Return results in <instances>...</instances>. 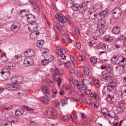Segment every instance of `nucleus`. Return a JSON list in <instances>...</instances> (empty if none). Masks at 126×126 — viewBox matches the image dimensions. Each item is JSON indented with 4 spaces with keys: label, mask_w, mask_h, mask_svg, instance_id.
<instances>
[{
    "label": "nucleus",
    "mask_w": 126,
    "mask_h": 126,
    "mask_svg": "<svg viewBox=\"0 0 126 126\" xmlns=\"http://www.w3.org/2000/svg\"><path fill=\"white\" fill-rule=\"evenodd\" d=\"M18 77H14L11 79V81L13 84H15L14 85H7V87L10 88V89L11 91H16L20 88V87L17 84L20 83V81L19 80Z\"/></svg>",
    "instance_id": "1"
},
{
    "label": "nucleus",
    "mask_w": 126,
    "mask_h": 126,
    "mask_svg": "<svg viewBox=\"0 0 126 126\" xmlns=\"http://www.w3.org/2000/svg\"><path fill=\"white\" fill-rule=\"evenodd\" d=\"M44 114L46 115L47 116L49 115L50 117L52 118H56V113L55 111L52 108H49L47 111H45Z\"/></svg>",
    "instance_id": "2"
},
{
    "label": "nucleus",
    "mask_w": 126,
    "mask_h": 126,
    "mask_svg": "<svg viewBox=\"0 0 126 126\" xmlns=\"http://www.w3.org/2000/svg\"><path fill=\"white\" fill-rule=\"evenodd\" d=\"M72 82H73V84L76 85L78 88L79 87L80 88L81 87L86 88V84L88 82L87 80L86 79H84L81 81L82 83V85L79 84L78 81L76 80H75L74 79H72Z\"/></svg>",
    "instance_id": "3"
},
{
    "label": "nucleus",
    "mask_w": 126,
    "mask_h": 126,
    "mask_svg": "<svg viewBox=\"0 0 126 126\" xmlns=\"http://www.w3.org/2000/svg\"><path fill=\"white\" fill-rule=\"evenodd\" d=\"M20 28V24L19 23H16L13 24L11 25L10 29L11 31L16 33L18 31Z\"/></svg>",
    "instance_id": "4"
},
{
    "label": "nucleus",
    "mask_w": 126,
    "mask_h": 126,
    "mask_svg": "<svg viewBox=\"0 0 126 126\" xmlns=\"http://www.w3.org/2000/svg\"><path fill=\"white\" fill-rule=\"evenodd\" d=\"M33 64V61L31 58H25L24 60V65L26 67H28L32 65Z\"/></svg>",
    "instance_id": "5"
},
{
    "label": "nucleus",
    "mask_w": 126,
    "mask_h": 126,
    "mask_svg": "<svg viewBox=\"0 0 126 126\" xmlns=\"http://www.w3.org/2000/svg\"><path fill=\"white\" fill-rule=\"evenodd\" d=\"M116 81L115 80H112L109 83L107 86V89L109 91L112 90L116 86Z\"/></svg>",
    "instance_id": "6"
},
{
    "label": "nucleus",
    "mask_w": 126,
    "mask_h": 126,
    "mask_svg": "<svg viewBox=\"0 0 126 126\" xmlns=\"http://www.w3.org/2000/svg\"><path fill=\"white\" fill-rule=\"evenodd\" d=\"M29 30L35 28L37 29L38 26V23L35 21H32L29 23L28 25Z\"/></svg>",
    "instance_id": "7"
},
{
    "label": "nucleus",
    "mask_w": 126,
    "mask_h": 126,
    "mask_svg": "<svg viewBox=\"0 0 126 126\" xmlns=\"http://www.w3.org/2000/svg\"><path fill=\"white\" fill-rule=\"evenodd\" d=\"M35 51L33 49H30L24 52V55L26 57H31L35 55Z\"/></svg>",
    "instance_id": "8"
},
{
    "label": "nucleus",
    "mask_w": 126,
    "mask_h": 126,
    "mask_svg": "<svg viewBox=\"0 0 126 126\" xmlns=\"http://www.w3.org/2000/svg\"><path fill=\"white\" fill-rule=\"evenodd\" d=\"M30 3L32 5L35 11L38 12L40 11V8L36 0H31Z\"/></svg>",
    "instance_id": "9"
},
{
    "label": "nucleus",
    "mask_w": 126,
    "mask_h": 126,
    "mask_svg": "<svg viewBox=\"0 0 126 126\" xmlns=\"http://www.w3.org/2000/svg\"><path fill=\"white\" fill-rule=\"evenodd\" d=\"M45 96H42L40 98V100L45 104L47 105L49 102V99L48 96V95H45Z\"/></svg>",
    "instance_id": "10"
},
{
    "label": "nucleus",
    "mask_w": 126,
    "mask_h": 126,
    "mask_svg": "<svg viewBox=\"0 0 126 126\" xmlns=\"http://www.w3.org/2000/svg\"><path fill=\"white\" fill-rule=\"evenodd\" d=\"M107 12L105 11H102L99 13L98 16V19L100 20L104 19L105 18L106 16L107 15Z\"/></svg>",
    "instance_id": "11"
},
{
    "label": "nucleus",
    "mask_w": 126,
    "mask_h": 126,
    "mask_svg": "<svg viewBox=\"0 0 126 126\" xmlns=\"http://www.w3.org/2000/svg\"><path fill=\"white\" fill-rule=\"evenodd\" d=\"M4 65L6 67L11 69H14L15 66V64L13 62H8L5 63Z\"/></svg>",
    "instance_id": "12"
},
{
    "label": "nucleus",
    "mask_w": 126,
    "mask_h": 126,
    "mask_svg": "<svg viewBox=\"0 0 126 126\" xmlns=\"http://www.w3.org/2000/svg\"><path fill=\"white\" fill-rule=\"evenodd\" d=\"M120 58L122 60L119 62L118 65L120 66H123L125 65L126 63V58L123 56H121L119 57V59Z\"/></svg>",
    "instance_id": "13"
},
{
    "label": "nucleus",
    "mask_w": 126,
    "mask_h": 126,
    "mask_svg": "<svg viewBox=\"0 0 126 126\" xmlns=\"http://www.w3.org/2000/svg\"><path fill=\"white\" fill-rule=\"evenodd\" d=\"M1 73L2 75V76L4 77L5 79L8 78L11 74L9 70H8L7 71H3L1 72Z\"/></svg>",
    "instance_id": "14"
},
{
    "label": "nucleus",
    "mask_w": 126,
    "mask_h": 126,
    "mask_svg": "<svg viewBox=\"0 0 126 126\" xmlns=\"http://www.w3.org/2000/svg\"><path fill=\"white\" fill-rule=\"evenodd\" d=\"M0 59L2 62H4L5 63H6V62L8 60L5 53L4 52L2 53L1 54Z\"/></svg>",
    "instance_id": "15"
},
{
    "label": "nucleus",
    "mask_w": 126,
    "mask_h": 126,
    "mask_svg": "<svg viewBox=\"0 0 126 126\" xmlns=\"http://www.w3.org/2000/svg\"><path fill=\"white\" fill-rule=\"evenodd\" d=\"M39 32L36 31L32 32L31 34V38L32 39H34L36 38L39 34Z\"/></svg>",
    "instance_id": "16"
},
{
    "label": "nucleus",
    "mask_w": 126,
    "mask_h": 126,
    "mask_svg": "<svg viewBox=\"0 0 126 126\" xmlns=\"http://www.w3.org/2000/svg\"><path fill=\"white\" fill-rule=\"evenodd\" d=\"M23 112V110L21 108L17 109L15 111V114L16 116H19L21 115Z\"/></svg>",
    "instance_id": "17"
},
{
    "label": "nucleus",
    "mask_w": 126,
    "mask_h": 126,
    "mask_svg": "<svg viewBox=\"0 0 126 126\" xmlns=\"http://www.w3.org/2000/svg\"><path fill=\"white\" fill-rule=\"evenodd\" d=\"M41 89L43 92V93L44 95H49V91L48 89L47 88L46 86H42L41 87Z\"/></svg>",
    "instance_id": "18"
},
{
    "label": "nucleus",
    "mask_w": 126,
    "mask_h": 126,
    "mask_svg": "<svg viewBox=\"0 0 126 126\" xmlns=\"http://www.w3.org/2000/svg\"><path fill=\"white\" fill-rule=\"evenodd\" d=\"M25 10H24V9L23 10H21L20 11V14H21L20 15L22 17H24L25 16H28L27 17V21H30V20H29V19H30V18H31V17H30L31 16H33V18L35 19V18L36 17L34 16H32V15H28L27 14H25V16H24H24H22L21 14H22V13H23V12H25Z\"/></svg>",
    "instance_id": "19"
},
{
    "label": "nucleus",
    "mask_w": 126,
    "mask_h": 126,
    "mask_svg": "<svg viewBox=\"0 0 126 126\" xmlns=\"http://www.w3.org/2000/svg\"><path fill=\"white\" fill-rule=\"evenodd\" d=\"M122 94H119L118 93H114L112 96V98L115 100H117L119 99Z\"/></svg>",
    "instance_id": "20"
},
{
    "label": "nucleus",
    "mask_w": 126,
    "mask_h": 126,
    "mask_svg": "<svg viewBox=\"0 0 126 126\" xmlns=\"http://www.w3.org/2000/svg\"><path fill=\"white\" fill-rule=\"evenodd\" d=\"M62 39L64 40L65 42L68 43V41L71 40L68 35L67 34H64L62 36Z\"/></svg>",
    "instance_id": "21"
},
{
    "label": "nucleus",
    "mask_w": 126,
    "mask_h": 126,
    "mask_svg": "<svg viewBox=\"0 0 126 126\" xmlns=\"http://www.w3.org/2000/svg\"><path fill=\"white\" fill-rule=\"evenodd\" d=\"M53 74L54 76L58 75H62V74L60 73V70L58 68L54 69L53 71Z\"/></svg>",
    "instance_id": "22"
},
{
    "label": "nucleus",
    "mask_w": 126,
    "mask_h": 126,
    "mask_svg": "<svg viewBox=\"0 0 126 126\" xmlns=\"http://www.w3.org/2000/svg\"><path fill=\"white\" fill-rule=\"evenodd\" d=\"M112 12H114V13H116V14H118V15H121L122 13V11L121 9L119 8H115L114 10L112 11Z\"/></svg>",
    "instance_id": "23"
},
{
    "label": "nucleus",
    "mask_w": 126,
    "mask_h": 126,
    "mask_svg": "<svg viewBox=\"0 0 126 126\" xmlns=\"http://www.w3.org/2000/svg\"><path fill=\"white\" fill-rule=\"evenodd\" d=\"M67 19L66 18H64L63 20L57 22V23L61 27H63L64 26V23L67 21Z\"/></svg>",
    "instance_id": "24"
},
{
    "label": "nucleus",
    "mask_w": 126,
    "mask_h": 126,
    "mask_svg": "<svg viewBox=\"0 0 126 126\" xmlns=\"http://www.w3.org/2000/svg\"><path fill=\"white\" fill-rule=\"evenodd\" d=\"M120 31V29L117 26L114 27L112 30L113 33L114 34H118Z\"/></svg>",
    "instance_id": "25"
},
{
    "label": "nucleus",
    "mask_w": 126,
    "mask_h": 126,
    "mask_svg": "<svg viewBox=\"0 0 126 126\" xmlns=\"http://www.w3.org/2000/svg\"><path fill=\"white\" fill-rule=\"evenodd\" d=\"M23 107L24 109L28 111H30L31 112H33V113L35 112V110L31 108L30 107H28L25 106H24Z\"/></svg>",
    "instance_id": "26"
},
{
    "label": "nucleus",
    "mask_w": 126,
    "mask_h": 126,
    "mask_svg": "<svg viewBox=\"0 0 126 126\" xmlns=\"http://www.w3.org/2000/svg\"><path fill=\"white\" fill-rule=\"evenodd\" d=\"M79 7L83 11H85L87 9V7L84 4H83L79 6Z\"/></svg>",
    "instance_id": "27"
},
{
    "label": "nucleus",
    "mask_w": 126,
    "mask_h": 126,
    "mask_svg": "<svg viewBox=\"0 0 126 126\" xmlns=\"http://www.w3.org/2000/svg\"><path fill=\"white\" fill-rule=\"evenodd\" d=\"M111 77L109 75H104L102 77V78L104 80H106L107 81L111 79Z\"/></svg>",
    "instance_id": "28"
},
{
    "label": "nucleus",
    "mask_w": 126,
    "mask_h": 126,
    "mask_svg": "<svg viewBox=\"0 0 126 126\" xmlns=\"http://www.w3.org/2000/svg\"><path fill=\"white\" fill-rule=\"evenodd\" d=\"M55 17L56 19L58 20V22L60 21L63 20L64 19V18H63L62 16L58 14L55 15Z\"/></svg>",
    "instance_id": "29"
},
{
    "label": "nucleus",
    "mask_w": 126,
    "mask_h": 126,
    "mask_svg": "<svg viewBox=\"0 0 126 126\" xmlns=\"http://www.w3.org/2000/svg\"><path fill=\"white\" fill-rule=\"evenodd\" d=\"M44 43V42L43 40H38L37 42V45L40 48L42 47Z\"/></svg>",
    "instance_id": "30"
},
{
    "label": "nucleus",
    "mask_w": 126,
    "mask_h": 126,
    "mask_svg": "<svg viewBox=\"0 0 126 126\" xmlns=\"http://www.w3.org/2000/svg\"><path fill=\"white\" fill-rule=\"evenodd\" d=\"M64 63V64L65 66L67 67H68L69 66H70L71 64V63L69 61H67V62H64L62 61H61V63L60 64H59L60 65H61L63 64Z\"/></svg>",
    "instance_id": "31"
},
{
    "label": "nucleus",
    "mask_w": 126,
    "mask_h": 126,
    "mask_svg": "<svg viewBox=\"0 0 126 126\" xmlns=\"http://www.w3.org/2000/svg\"><path fill=\"white\" fill-rule=\"evenodd\" d=\"M107 115L111 118H114L115 117V113L113 112H111L110 113L108 112Z\"/></svg>",
    "instance_id": "32"
},
{
    "label": "nucleus",
    "mask_w": 126,
    "mask_h": 126,
    "mask_svg": "<svg viewBox=\"0 0 126 126\" xmlns=\"http://www.w3.org/2000/svg\"><path fill=\"white\" fill-rule=\"evenodd\" d=\"M101 113L104 115L108 114V112L107 111V109L105 108H102L101 109Z\"/></svg>",
    "instance_id": "33"
},
{
    "label": "nucleus",
    "mask_w": 126,
    "mask_h": 126,
    "mask_svg": "<svg viewBox=\"0 0 126 126\" xmlns=\"http://www.w3.org/2000/svg\"><path fill=\"white\" fill-rule=\"evenodd\" d=\"M42 64L43 65H46L48 64L49 62V61L47 59H45L42 60Z\"/></svg>",
    "instance_id": "34"
},
{
    "label": "nucleus",
    "mask_w": 126,
    "mask_h": 126,
    "mask_svg": "<svg viewBox=\"0 0 126 126\" xmlns=\"http://www.w3.org/2000/svg\"><path fill=\"white\" fill-rule=\"evenodd\" d=\"M61 118L62 120L65 122H67L69 120L68 117L66 115H64L63 117H61Z\"/></svg>",
    "instance_id": "35"
},
{
    "label": "nucleus",
    "mask_w": 126,
    "mask_h": 126,
    "mask_svg": "<svg viewBox=\"0 0 126 126\" xmlns=\"http://www.w3.org/2000/svg\"><path fill=\"white\" fill-rule=\"evenodd\" d=\"M112 17L113 18L115 19H117L120 17L121 15H118V14H116V13H114V12H112Z\"/></svg>",
    "instance_id": "36"
},
{
    "label": "nucleus",
    "mask_w": 126,
    "mask_h": 126,
    "mask_svg": "<svg viewBox=\"0 0 126 126\" xmlns=\"http://www.w3.org/2000/svg\"><path fill=\"white\" fill-rule=\"evenodd\" d=\"M97 58L93 57L91 58L90 59L91 62L92 63H94L97 62Z\"/></svg>",
    "instance_id": "37"
},
{
    "label": "nucleus",
    "mask_w": 126,
    "mask_h": 126,
    "mask_svg": "<svg viewBox=\"0 0 126 126\" xmlns=\"http://www.w3.org/2000/svg\"><path fill=\"white\" fill-rule=\"evenodd\" d=\"M18 58V56L17 55H16L14 56L12 58L13 62H18V61L17 60Z\"/></svg>",
    "instance_id": "38"
},
{
    "label": "nucleus",
    "mask_w": 126,
    "mask_h": 126,
    "mask_svg": "<svg viewBox=\"0 0 126 126\" xmlns=\"http://www.w3.org/2000/svg\"><path fill=\"white\" fill-rule=\"evenodd\" d=\"M53 103L55 104L57 107H58L59 106V103L57 100L54 99L52 101Z\"/></svg>",
    "instance_id": "39"
},
{
    "label": "nucleus",
    "mask_w": 126,
    "mask_h": 126,
    "mask_svg": "<svg viewBox=\"0 0 126 126\" xmlns=\"http://www.w3.org/2000/svg\"><path fill=\"white\" fill-rule=\"evenodd\" d=\"M79 6L76 4L72 5V10L74 11L76 10L78 8H79Z\"/></svg>",
    "instance_id": "40"
},
{
    "label": "nucleus",
    "mask_w": 126,
    "mask_h": 126,
    "mask_svg": "<svg viewBox=\"0 0 126 126\" xmlns=\"http://www.w3.org/2000/svg\"><path fill=\"white\" fill-rule=\"evenodd\" d=\"M84 73L85 75H88L89 73V70L88 68L87 67L85 68L84 69Z\"/></svg>",
    "instance_id": "41"
},
{
    "label": "nucleus",
    "mask_w": 126,
    "mask_h": 126,
    "mask_svg": "<svg viewBox=\"0 0 126 126\" xmlns=\"http://www.w3.org/2000/svg\"><path fill=\"white\" fill-rule=\"evenodd\" d=\"M106 41L108 42H110L113 40V38L112 37L110 36L107 38L105 39Z\"/></svg>",
    "instance_id": "42"
},
{
    "label": "nucleus",
    "mask_w": 126,
    "mask_h": 126,
    "mask_svg": "<svg viewBox=\"0 0 126 126\" xmlns=\"http://www.w3.org/2000/svg\"><path fill=\"white\" fill-rule=\"evenodd\" d=\"M90 96L94 98L96 100L98 99V97L96 94H93L91 93L90 94Z\"/></svg>",
    "instance_id": "43"
},
{
    "label": "nucleus",
    "mask_w": 126,
    "mask_h": 126,
    "mask_svg": "<svg viewBox=\"0 0 126 126\" xmlns=\"http://www.w3.org/2000/svg\"><path fill=\"white\" fill-rule=\"evenodd\" d=\"M125 105L123 103H121L120 104L119 106V107L118 108V110L120 109H124L125 108Z\"/></svg>",
    "instance_id": "44"
},
{
    "label": "nucleus",
    "mask_w": 126,
    "mask_h": 126,
    "mask_svg": "<svg viewBox=\"0 0 126 126\" xmlns=\"http://www.w3.org/2000/svg\"><path fill=\"white\" fill-rule=\"evenodd\" d=\"M72 63L76 67H78V64L77 63L74 57L73 58L72 60Z\"/></svg>",
    "instance_id": "45"
},
{
    "label": "nucleus",
    "mask_w": 126,
    "mask_h": 126,
    "mask_svg": "<svg viewBox=\"0 0 126 126\" xmlns=\"http://www.w3.org/2000/svg\"><path fill=\"white\" fill-rule=\"evenodd\" d=\"M105 30L104 28H100L98 32H99L100 34H103L105 31Z\"/></svg>",
    "instance_id": "46"
},
{
    "label": "nucleus",
    "mask_w": 126,
    "mask_h": 126,
    "mask_svg": "<svg viewBox=\"0 0 126 126\" xmlns=\"http://www.w3.org/2000/svg\"><path fill=\"white\" fill-rule=\"evenodd\" d=\"M58 50L57 51V53L58 54L60 55V54L61 55L62 54V53L63 51V49L61 48H60V49H57L56 50Z\"/></svg>",
    "instance_id": "47"
},
{
    "label": "nucleus",
    "mask_w": 126,
    "mask_h": 126,
    "mask_svg": "<svg viewBox=\"0 0 126 126\" xmlns=\"http://www.w3.org/2000/svg\"><path fill=\"white\" fill-rule=\"evenodd\" d=\"M62 103L63 106H64L65 105L67 104V101L66 99H63L62 100Z\"/></svg>",
    "instance_id": "48"
},
{
    "label": "nucleus",
    "mask_w": 126,
    "mask_h": 126,
    "mask_svg": "<svg viewBox=\"0 0 126 126\" xmlns=\"http://www.w3.org/2000/svg\"><path fill=\"white\" fill-rule=\"evenodd\" d=\"M2 126H12L11 123L9 122L5 123V124H2Z\"/></svg>",
    "instance_id": "49"
},
{
    "label": "nucleus",
    "mask_w": 126,
    "mask_h": 126,
    "mask_svg": "<svg viewBox=\"0 0 126 126\" xmlns=\"http://www.w3.org/2000/svg\"><path fill=\"white\" fill-rule=\"evenodd\" d=\"M12 108V106L11 105L5 106L3 107V108L5 110H8L11 109Z\"/></svg>",
    "instance_id": "50"
},
{
    "label": "nucleus",
    "mask_w": 126,
    "mask_h": 126,
    "mask_svg": "<svg viewBox=\"0 0 126 126\" xmlns=\"http://www.w3.org/2000/svg\"><path fill=\"white\" fill-rule=\"evenodd\" d=\"M54 29L55 31L57 32H60V30L59 27L57 26H54Z\"/></svg>",
    "instance_id": "51"
},
{
    "label": "nucleus",
    "mask_w": 126,
    "mask_h": 126,
    "mask_svg": "<svg viewBox=\"0 0 126 126\" xmlns=\"http://www.w3.org/2000/svg\"><path fill=\"white\" fill-rule=\"evenodd\" d=\"M78 94L82 98H83L84 97V95L81 91H78Z\"/></svg>",
    "instance_id": "52"
},
{
    "label": "nucleus",
    "mask_w": 126,
    "mask_h": 126,
    "mask_svg": "<svg viewBox=\"0 0 126 126\" xmlns=\"http://www.w3.org/2000/svg\"><path fill=\"white\" fill-rule=\"evenodd\" d=\"M107 97L108 101L109 102H110L112 99V97L111 95L110 94L108 95L107 96Z\"/></svg>",
    "instance_id": "53"
},
{
    "label": "nucleus",
    "mask_w": 126,
    "mask_h": 126,
    "mask_svg": "<svg viewBox=\"0 0 126 126\" xmlns=\"http://www.w3.org/2000/svg\"><path fill=\"white\" fill-rule=\"evenodd\" d=\"M97 46L98 47H100V48L102 49H105L106 48L105 46H104V47L103 48L102 47V46L101 43H98L97 45Z\"/></svg>",
    "instance_id": "54"
},
{
    "label": "nucleus",
    "mask_w": 126,
    "mask_h": 126,
    "mask_svg": "<svg viewBox=\"0 0 126 126\" xmlns=\"http://www.w3.org/2000/svg\"><path fill=\"white\" fill-rule=\"evenodd\" d=\"M117 59V57L116 56H114V57H113L111 59V61L112 62H116L117 60H116Z\"/></svg>",
    "instance_id": "55"
},
{
    "label": "nucleus",
    "mask_w": 126,
    "mask_h": 126,
    "mask_svg": "<svg viewBox=\"0 0 126 126\" xmlns=\"http://www.w3.org/2000/svg\"><path fill=\"white\" fill-rule=\"evenodd\" d=\"M105 26V25L104 24L101 23H99L97 24V26L98 27H99L100 26L101 27V28H104Z\"/></svg>",
    "instance_id": "56"
},
{
    "label": "nucleus",
    "mask_w": 126,
    "mask_h": 126,
    "mask_svg": "<svg viewBox=\"0 0 126 126\" xmlns=\"http://www.w3.org/2000/svg\"><path fill=\"white\" fill-rule=\"evenodd\" d=\"M55 124H51L50 123H47L44 124V126H54Z\"/></svg>",
    "instance_id": "57"
},
{
    "label": "nucleus",
    "mask_w": 126,
    "mask_h": 126,
    "mask_svg": "<svg viewBox=\"0 0 126 126\" xmlns=\"http://www.w3.org/2000/svg\"><path fill=\"white\" fill-rule=\"evenodd\" d=\"M94 80V78L92 77H90L89 78V81L90 82H93Z\"/></svg>",
    "instance_id": "58"
},
{
    "label": "nucleus",
    "mask_w": 126,
    "mask_h": 126,
    "mask_svg": "<svg viewBox=\"0 0 126 126\" xmlns=\"http://www.w3.org/2000/svg\"><path fill=\"white\" fill-rule=\"evenodd\" d=\"M119 39L120 40H124L125 39H126V37L123 35H121L119 37Z\"/></svg>",
    "instance_id": "59"
},
{
    "label": "nucleus",
    "mask_w": 126,
    "mask_h": 126,
    "mask_svg": "<svg viewBox=\"0 0 126 126\" xmlns=\"http://www.w3.org/2000/svg\"><path fill=\"white\" fill-rule=\"evenodd\" d=\"M122 80L123 83L125 85H126V77L123 78Z\"/></svg>",
    "instance_id": "60"
},
{
    "label": "nucleus",
    "mask_w": 126,
    "mask_h": 126,
    "mask_svg": "<svg viewBox=\"0 0 126 126\" xmlns=\"http://www.w3.org/2000/svg\"><path fill=\"white\" fill-rule=\"evenodd\" d=\"M85 101L86 102L89 104H90L91 103V100L89 99H86Z\"/></svg>",
    "instance_id": "61"
},
{
    "label": "nucleus",
    "mask_w": 126,
    "mask_h": 126,
    "mask_svg": "<svg viewBox=\"0 0 126 126\" xmlns=\"http://www.w3.org/2000/svg\"><path fill=\"white\" fill-rule=\"evenodd\" d=\"M77 48L79 49L81 47V44L79 42H77Z\"/></svg>",
    "instance_id": "62"
},
{
    "label": "nucleus",
    "mask_w": 126,
    "mask_h": 126,
    "mask_svg": "<svg viewBox=\"0 0 126 126\" xmlns=\"http://www.w3.org/2000/svg\"><path fill=\"white\" fill-rule=\"evenodd\" d=\"M59 55L60 56V57L61 59H62L63 60H65L66 59V57L65 55H64L63 54H62L61 55L60 54Z\"/></svg>",
    "instance_id": "63"
},
{
    "label": "nucleus",
    "mask_w": 126,
    "mask_h": 126,
    "mask_svg": "<svg viewBox=\"0 0 126 126\" xmlns=\"http://www.w3.org/2000/svg\"><path fill=\"white\" fill-rule=\"evenodd\" d=\"M62 82V79H61L59 78V80L58 82V86H59L60 85Z\"/></svg>",
    "instance_id": "64"
}]
</instances>
